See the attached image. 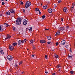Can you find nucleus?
<instances>
[{
    "mask_svg": "<svg viewBox=\"0 0 75 75\" xmlns=\"http://www.w3.org/2000/svg\"><path fill=\"white\" fill-rule=\"evenodd\" d=\"M52 51H54V49H53V48H52Z\"/></svg>",
    "mask_w": 75,
    "mask_h": 75,
    "instance_id": "5fc2aeb1",
    "label": "nucleus"
},
{
    "mask_svg": "<svg viewBox=\"0 0 75 75\" xmlns=\"http://www.w3.org/2000/svg\"><path fill=\"white\" fill-rule=\"evenodd\" d=\"M47 6H45L43 7V9H46V8H47Z\"/></svg>",
    "mask_w": 75,
    "mask_h": 75,
    "instance_id": "4be33fe9",
    "label": "nucleus"
},
{
    "mask_svg": "<svg viewBox=\"0 0 75 75\" xmlns=\"http://www.w3.org/2000/svg\"><path fill=\"white\" fill-rule=\"evenodd\" d=\"M17 43H14L13 44V45H14V46H15V45H17Z\"/></svg>",
    "mask_w": 75,
    "mask_h": 75,
    "instance_id": "393cba45",
    "label": "nucleus"
},
{
    "mask_svg": "<svg viewBox=\"0 0 75 75\" xmlns=\"http://www.w3.org/2000/svg\"><path fill=\"white\" fill-rule=\"evenodd\" d=\"M39 10V9H38V8H36L35 9V11H38Z\"/></svg>",
    "mask_w": 75,
    "mask_h": 75,
    "instance_id": "6ab92c4d",
    "label": "nucleus"
},
{
    "mask_svg": "<svg viewBox=\"0 0 75 75\" xmlns=\"http://www.w3.org/2000/svg\"><path fill=\"white\" fill-rule=\"evenodd\" d=\"M21 42L22 43H24V40H21Z\"/></svg>",
    "mask_w": 75,
    "mask_h": 75,
    "instance_id": "e433bc0d",
    "label": "nucleus"
},
{
    "mask_svg": "<svg viewBox=\"0 0 75 75\" xmlns=\"http://www.w3.org/2000/svg\"><path fill=\"white\" fill-rule=\"evenodd\" d=\"M23 40L24 41V42H26L27 40H26V39H25Z\"/></svg>",
    "mask_w": 75,
    "mask_h": 75,
    "instance_id": "49530a36",
    "label": "nucleus"
},
{
    "mask_svg": "<svg viewBox=\"0 0 75 75\" xmlns=\"http://www.w3.org/2000/svg\"><path fill=\"white\" fill-rule=\"evenodd\" d=\"M27 50H28H28H29V49H27Z\"/></svg>",
    "mask_w": 75,
    "mask_h": 75,
    "instance_id": "338daca9",
    "label": "nucleus"
},
{
    "mask_svg": "<svg viewBox=\"0 0 75 75\" xmlns=\"http://www.w3.org/2000/svg\"><path fill=\"white\" fill-rule=\"evenodd\" d=\"M47 55H45V58L46 59H47Z\"/></svg>",
    "mask_w": 75,
    "mask_h": 75,
    "instance_id": "f704fd0d",
    "label": "nucleus"
},
{
    "mask_svg": "<svg viewBox=\"0 0 75 75\" xmlns=\"http://www.w3.org/2000/svg\"><path fill=\"white\" fill-rule=\"evenodd\" d=\"M67 9V7H64V9H63V11L65 13H66V11Z\"/></svg>",
    "mask_w": 75,
    "mask_h": 75,
    "instance_id": "ddd939ff",
    "label": "nucleus"
},
{
    "mask_svg": "<svg viewBox=\"0 0 75 75\" xmlns=\"http://www.w3.org/2000/svg\"><path fill=\"white\" fill-rule=\"evenodd\" d=\"M13 30H16V28L15 27H14L13 28Z\"/></svg>",
    "mask_w": 75,
    "mask_h": 75,
    "instance_id": "37998d69",
    "label": "nucleus"
},
{
    "mask_svg": "<svg viewBox=\"0 0 75 75\" xmlns=\"http://www.w3.org/2000/svg\"><path fill=\"white\" fill-rule=\"evenodd\" d=\"M61 21H64V19H63V18H61Z\"/></svg>",
    "mask_w": 75,
    "mask_h": 75,
    "instance_id": "3c124183",
    "label": "nucleus"
},
{
    "mask_svg": "<svg viewBox=\"0 0 75 75\" xmlns=\"http://www.w3.org/2000/svg\"><path fill=\"white\" fill-rule=\"evenodd\" d=\"M10 57V56H8L7 57V59H8L9 60Z\"/></svg>",
    "mask_w": 75,
    "mask_h": 75,
    "instance_id": "5701e85b",
    "label": "nucleus"
},
{
    "mask_svg": "<svg viewBox=\"0 0 75 75\" xmlns=\"http://www.w3.org/2000/svg\"><path fill=\"white\" fill-rule=\"evenodd\" d=\"M45 73V74H47V73H48V72L46 71Z\"/></svg>",
    "mask_w": 75,
    "mask_h": 75,
    "instance_id": "4d7b16f0",
    "label": "nucleus"
},
{
    "mask_svg": "<svg viewBox=\"0 0 75 75\" xmlns=\"http://www.w3.org/2000/svg\"><path fill=\"white\" fill-rule=\"evenodd\" d=\"M22 10L23 12H24V13L25 12V10H24V9H23Z\"/></svg>",
    "mask_w": 75,
    "mask_h": 75,
    "instance_id": "864d4df0",
    "label": "nucleus"
},
{
    "mask_svg": "<svg viewBox=\"0 0 75 75\" xmlns=\"http://www.w3.org/2000/svg\"><path fill=\"white\" fill-rule=\"evenodd\" d=\"M2 5H4V4H5V3H4V2H3L2 3Z\"/></svg>",
    "mask_w": 75,
    "mask_h": 75,
    "instance_id": "72a5a7b5",
    "label": "nucleus"
},
{
    "mask_svg": "<svg viewBox=\"0 0 75 75\" xmlns=\"http://www.w3.org/2000/svg\"><path fill=\"white\" fill-rule=\"evenodd\" d=\"M28 28H27L26 29V31L27 30H28Z\"/></svg>",
    "mask_w": 75,
    "mask_h": 75,
    "instance_id": "603ef678",
    "label": "nucleus"
},
{
    "mask_svg": "<svg viewBox=\"0 0 75 75\" xmlns=\"http://www.w3.org/2000/svg\"><path fill=\"white\" fill-rule=\"evenodd\" d=\"M9 48L11 51H13V50L14 49L13 48H14V47L11 45L9 46Z\"/></svg>",
    "mask_w": 75,
    "mask_h": 75,
    "instance_id": "423d86ee",
    "label": "nucleus"
},
{
    "mask_svg": "<svg viewBox=\"0 0 75 75\" xmlns=\"http://www.w3.org/2000/svg\"><path fill=\"white\" fill-rule=\"evenodd\" d=\"M45 15H43L42 16V19H44L45 18Z\"/></svg>",
    "mask_w": 75,
    "mask_h": 75,
    "instance_id": "a878e982",
    "label": "nucleus"
},
{
    "mask_svg": "<svg viewBox=\"0 0 75 75\" xmlns=\"http://www.w3.org/2000/svg\"><path fill=\"white\" fill-rule=\"evenodd\" d=\"M59 67H60V66H59V65L57 66V68H59Z\"/></svg>",
    "mask_w": 75,
    "mask_h": 75,
    "instance_id": "ea45409f",
    "label": "nucleus"
},
{
    "mask_svg": "<svg viewBox=\"0 0 75 75\" xmlns=\"http://www.w3.org/2000/svg\"><path fill=\"white\" fill-rule=\"evenodd\" d=\"M23 25H27V20H23Z\"/></svg>",
    "mask_w": 75,
    "mask_h": 75,
    "instance_id": "39448f33",
    "label": "nucleus"
},
{
    "mask_svg": "<svg viewBox=\"0 0 75 75\" xmlns=\"http://www.w3.org/2000/svg\"><path fill=\"white\" fill-rule=\"evenodd\" d=\"M5 30V28L4 27V26L3 25H0V31L1 32L3 31L4 30Z\"/></svg>",
    "mask_w": 75,
    "mask_h": 75,
    "instance_id": "7ed1b4c3",
    "label": "nucleus"
},
{
    "mask_svg": "<svg viewBox=\"0 0 75 75\" xmlns=\"http://www.w3.org/2000/svg\"><path fill=\"white\" fill-rule=\"evenodd\" d=\"M58 57H59V56L58 55H57L55 56V58H58Z\"/></svg>",
    "mask_w": 75,
    "mask_h": 75,
    "instance_id": "2f4dec72",
    "label": "nucleus"
},
{
    "mask_svg": "<svg viewBox=\"0 0 75 75\" xmlns=\"http://www.w3.org/2000/svg\"><path fill=\"white\" fill-rule=\"evenodd\" d=\"M35 56L34 55H32V57H35Z\"/></svg>",
    "mask_w": 75,
    "mask_h": 75,
    "instance_id": "680f3d73",
    "label": "nucleus"
},
{
    "mask_svg": "<svg viewBox=\"0 0 75 75\" xmlns=\"http://www.w3.org/2000/svg\"><path fill=\"white\" fill-rule=\"evenodd\" d=\"M31 4L29 1H27L25 3V8H28L29 6H30L31 5Z\"/></svg>",
    "mask_w": 75,
    "mask_h": 75,
    "instance_id": "f03ea898",
    "label": "nucleus"
},
{
    "mask_svg": "<svg viewBox=\"0 0 75 75\" xmlns=\"http://www.w3.org/2000/svg\"><path fill=\"white\" fill-rule=\"evenodd\" d=\"M57 33H56V34H55V36H57Z\"/></svg>",
    "mask_w": 75,
    "mask_h": 75,
    "instance_id": "e2e57ef3",
    "label": "nucleus"
},
{
    "mask_svg": "<svg viewBox=\"0 0 75 75\" xmlns=\"http://www.w3.org/2000/svg\"><path fill=\"white\" fill-rule=\"evenodd\" d=\"M66 28L67 29L68 28V26H66Z\"/></svg>",
    "mask_w": 75,
    "mask_h": 75,
    "instance_id": "bf43d9fd",
    "label": "nucleus"
},
{
    "mask_svg": "<svg viewBox=\"0 0 75 75\" xmlns=\"http://www.w3.org/2000/svg\"><path fill=\"white\" fill-rule=\"evenodd\" d=\"M30 42H31V43H33V42H34V40H30Z\"/></svg>",
    "mask_w": 75,
    "mask_h": 75,
    "instance_id": "bb28decb",
    "label": "nucleus"
},
{
    "mask_svg": "<svg viewBox=\"0 0 75 75\" xmlns=\"http://www.w3.org/2000/svg\"><path fill=\"white\" fill-rule=\"evenodd\" d=\"M47 39L48 40H51V37L50 36H48L47 37Z\"/></svg>",
    "mask_w": 75,
    "mask_h": 75,
    "instance_id": "aec40b11",
    "label": "nucleus"
},
{
    "mask_svg": "<svg viewBox=\"0 0 75 75\" xmlns=\"http://www.w3.org/2000/svg\"><path fill=\"white\" fill-rule=\"evenodd\" d=\"M59 30L60 31H63V30H65V28L63 27H60L59 28Z\"/></svg>",
    "mask_w": 75,
    "mask_h": 75,
    "instance_id": "1a4fd4ad",
    "label": "nucleus"
},
{
    "mask_svg": "<svg viewBox=\"0 0 75 75\" xmlns=\"http://www.w3.org/2000/svg\"><path fill=\"white\" fill-rule=\"evenodd\" d=\"M70 73H71V74H73L74 73V71H70Z\"/></svg>",
    "mask_w": 75,
    "mask_h": 75,
    "instance_id": "473e14b6",
    "label": "nucleus"
},
{
    "mask_svg": "<svg viewBox=\"0 0 75 75\" xmlns=\"http://www.w3.org/2000/svg\"><path fill=\"white\" fill-rule=\"evenodd\" d=\"M66 41L65 40L62 41L61 42V45H64L65 44Z\"/></svg>",
    "mask_w": 75,
    "mask_h": 75,
    "instance_id": "6e6552de",
    "label": "nucleus"
},
{
    "mask_svg": "<svg viewBox=\"0 0 75 75\" xmlns=\"http://www.w3.org/2000/svg\"><path fill=\"white\" fill-rule=\"evenodd\" d=\"M13 59V57L11 56H10V57L9 58V61H11V60Z\"/></svg>",
    "mask_w": 75,
    "mask_h": 75,
    "instance_id": "dca6fc26",
    "label": "nucleus"
},
{
    "mask_svg": "<svg viewBox=\"0 0 75 75\" xmlns=\"http://www.w3.org/2000/svg\"><path fill=\"white\" fill-rule=\"evenodd\" d=\"M2 16V14H0V17H1Z\"/></svg>",
    "mask_w": 75,
    "mask_h": 75,
    "instance_id": "6e6d98bb",
    "label": "nucleus"
},
{
    "mask_svg": "<svg viewBox=\"0 0 75 75\" xmlns=\"http://www.w3.org/2000/svg\"><path fill=\"white\" fill-rule=\"evenodd\" d=\"M52 75H55V73L54 72L52 74Z\"/></svg>",
    "mask_w": 75,
    "mask_h": 75,
    "instance_id": "c03bdc74",
    "label": "nucleus"
},
{
    "mask_svg": "<svg viewBox=\"0 0 75 75\" xmlns=\"http://www.w3.org/2000/svg\"><path fill=\"white\" fill-rule=\"evenodd\" d=\"M24 73V72H22V74H23Z\"/></svg>",
    "mask_w": 75,
    "mask_h": 75,
    "instance_id": "69168bd1",
    "label": "nucleus"
},
{
    "mask_svg": "<svg viewBox=\"0 0 75 75\" xmlns=\"http://www.w3.org/2000/svg\"><path fill=\"white\" fill-rule=\"evenodd\" d=\"M58 30H58V33L59 34H60V30Z\"/></svg>",
    "mask_w": 75,
    "mask_h": 75,
    "instance_id": "de8ad7c7",
    "label": "nucleus"
},
{
    "mask_svg": "<svg viewBox=\"0 0 75 75\" xmlns=\"http://www.w3.org/2000/svg\"><path fill=\"white\" fill-rule=\"evenodd\" d=\"M32 27H31L29 29V31H32Z\"/></svg>",
    "mask_w": 75,
    "mask_h": 75,
    "instance_id": "cd10ccee",
    "label": "nucleus"
},
{
    "mask_svg": "<svg viewBox=\"0 0 75 75\" xmlns=\"http://www.w3.org/2000/svg\"><path fill=\"white\" fill-rule=\"evenodd\" d=\"M47 43V44H51V41H50L49 42H48Z\"/></svg>",
    "mask_w": 75,
    "mask_h": 75,
    "instance_id": "58836bf2",
    "label": "nucleus"
},
{
    "mask_svg": "<svg viewBox=\"0 0 75 75\" xmlns=\"http://www.w3.org/2000/svg\"><path fill=\"white\" fill-rule=\"evenodd\" d=\"M1 0V1H4V0Z\"/></svg>",
    "mask_w": 75,
    "mask_h": 75,
    "instance_id": "052dcab7",
    "label": "nucleus"
},
{
    "mask_svg": "<svg viewBox=\"0 0 75 75\" xmlns=\"http://www.w3.org/2000/svg\"><path fill=\"white\" fill-rule=\"evenodd\" d=\"M22 63H23V62H21L19 63V64H22Z\"/></svg>",
    "mask_w": 75,
    "mask_h": 75,
    "instance_id": "8fccbe9b",
    "label": "nucleus"
},
{
    "mask_svg": "<svg viewBox=\"0 0 75 75\" xmlns=\"http://www.w3.org/2000/svg\"><path fill=\"white\" fill-rule=\"evenodd\" d=\"M38 12H39V14H41V12H40V10Z\"/></svg>",
    "mask_w": 75,
    "mask_h": 75,
    "instance_id": "79ce46f5",
    "label": "nucleus"
},
{
    "mask_svg": "<svg viewBox=\"0 0 75 75\" xmlns=\"http://www.w3.org/2000/svg\"><path fill=\"white\" fill-rule=\"evenodd\" d=\"M56 34H57V35H59V34L58 33V31H57L56 32Z\"/></svg>",
    "mask_w": 75,
    "mask_h": 75,
    "instance_id": "a19ab883",
    "label": "nucleus"
},
{
    "mask_svg": "<svg viewBox=\"0 0 75 75\" xmlns=\"http://www.w3.org/2000/svg\"><path fill=\"white\" fill-rule=\"evenodd\" d=\"M54 6L56 7L57 6V4H54Z\"/></svg>",
    "mask_w": 75,
    "mask_h": 75,
    "instance_id": "c85d7f7f",
    "label": "nucleus"
},
{
    "mask_svg": "<svg viewBox=\"0 0 75 75\" xmlns=\"http://www.w3.org/2000/svg\"><path fill=\"white\" fill-rule=\"evenodd\" d=\"M61 71V69H59V71Z\"/></svg>",
    "mask_w": 75,
    "mask_h": 75,
    "instance_id": "0e129e2a",
    "label": "nucleus"
},
{
    "mask_svg": "<svg viewBox=\"0 0 75 75\" xmlns=\"http://www.w3.org/2000/svg\"><path fill=\"white\" fill-rule=\"evenodd\" d=\"M45 30H49V29H45Z\"/></svg>",
    "mask_w": 75,
    "mask_h": 75,
    "instance_id": "13d9d810",
    "label": "nucleus"
},
{
    "mask_svg": "<svg viewBox=\"0 0 75 75\" xmlns=\"http://www.w3.org/2000/svg\"><path fill=\"white\" fill-rule=\"evenodd\" d=\"M11 38V36L9 35H7V37L6 38H5V39L7 40V39H8V38Z\"/></svg>",
    "mask_w": 75,
    "mask_h": 75,
    "instance_id": "9b49d317",
    "label": "nucleus"
},
{
    "mask_svg": "<svg viewBox=\"0 0 75 75\" xmlns=\"http://www.w3.org/2000/svg\"><path fill=\"white\" fill-rule=\"evenodd\" d=\"M70 8L71 10H73V9H74V6H71Z\"/></svg>",
    "mask_w": 75,
    "mask_h": 75,
    "instance_id": "412c9836",
    "label": "nucleus"
},
{
    "mask_svg": "<svg viewBox=\"0 0 75 75\" xmlns=\"http://www.w3.org/2000/svg\"><path fill=\"white\" fill-rule=\"evenodd\" d=\"M33 49H34V50H35V47L34 46H33Z\"/></svg>",
    "mask_w": 75,
    "mask_h": 75,
    "instance_id": "4c0bfd02",
    "label": "nucleus"
},
{
    "mask_svg": "<svg viewBox=\"0 0 75 75\" xmlns=\"http://www.w3.org/2000/svg\"><path fill=\"white\" fill-rule=\"evenodd\" d=\"M68 57L69 58H70V59H71V58H72V55L71 54L70 55H69Z\"/></svg>",
    "mask_w": 75,
    "mask_h": 75,
    "instance_id": "a211bd4d",
    "label": "nucleus"
},
{
    "mask_svg": "<svg viewBox=\"0 0 75 75\" xmlns=\"http://www.w3.org/2000/svg\"><path fill=\"white\" fill-rule=\"evenodd\" d=\"M48 11L49 13H51L52 12V10L51 8L49 9L48 10Z\"/></svg>",
    "mask_w": 75,
    "mask_h": 75,
    "instance_id": "9d476101",
    "label": "nucleus"
},
{
    "mask_svg": "<svg viewBox=\"0 0 75 75\" xmlns=\"http://www.w3.org/2000/svg\"><path fill=\"white\" fill-rule=\"evenodd\" d=\"M20 2H21V4L22 5H23V4H24V3H23V1H21Z\"/></svg>",
    "mask_w": 75,
    "mask_h": 75,
    "instance_id": "7c9ffc66",
    "label": "nucleus"
},
{
    "mask_svg": "<svg viewBox=\"0 0 75 75\" xmlns=\"http://www.w3.org/2000/svg\"><path fill=\"white\" fill-rule=\"evenodd\" d=\"M40 43L42 44H43V43H45L46 41L45 40H41L40 41Z\"/></svg>",
    "mask_w": 75,
    "mask_h": 75,
    "instance_id": "0eeeda50",
    "label": "nucleus"
},
{
    "mask_svg": "<svg viewBox=\"0 0 75 75\" xmlns=\"http://www.w3.org/2000/svg\"><path fill=\"white\" fill-rule=\"evenodd\" d=\"M6 14L7 16H9L10 15V12L9 11H8L6 13Z\"/></svg>",
    "mask_w": 75,
    "mask_h": 75,
    "instance_id": "2eb2a0df",
    "label": "nucleus"
},
{
    "mask_svg": "<svg viewBox=\"0 0 75 75\" xmlns=\"http://www.w3.org/2000/svg\"><path fill=\"white\" fill-rule=\"evenodd\" d=\"M1 0H0V3H1Z\"/></svg>",
    "mask_w": 75,
    "mask_h": 75,
    "instance_id": "774afa93",
    "label": "nucleus"
},
{
    "mask_svg": "<svg viewBox=\"0 0 75 75\" xmlns=\"http://www.w3.org/2000/svg\"><path fill=\"white\" fill-rule=\"evenodd\" d=\"M0 52L2 55H3L4 54V52H3V51L2 50H1L0 51Z\"/></svg>",
    "mask_w": 75,
    "mask_h": 75,
    "instance_id": "f3484780",
    "label": "nucleus"
},
{
    "mask_svg": "<svg viewBox=\"0 0 75 75\" xmlns=\"http://www.w3.org/2000/svg\"><path fill=\"white\" fill-rule=\"evenodd\" d=\"M56 45L57 46V45H58V42H57L56 43Z\"/></svg>",
    "mask_w": 75,
    "mask_h": 75,
    "instance_id": "c9c22d12",
    "label": "nucleus"
},
{
    "mask_svg": "<svg viewBox=\"0 0 75 75\" xmlns=\"http://www.w3.org/2000/svg\"><path fill=\"white\" fill-rule=\"evenodd\" d=\"M17 67V64H15V68H16V67Z\"/></svg>",
    "mask_w": 75,
    "mask_h": 75,
    "instance_id": "c756f323",
    "label": "nucleus"
},
{
    "mask_svg": "<svg viewBox=\"0 0 75 75\" xmlns=\"http://www.w3.org/2000/svg\"><path fill=\"white\" fill-rule=\"evenodd\" d=\"M5 25H6V27H8V26H9L8 24L7 23H5Z\"/></svg>",
    "mask_w": 75,
    "mask_h": 75,
    "instance_id": "b1692460",
    "label": "nucleus"
},
{
    "mask_svg": "<svg viewBox=\"0 0 75 75\" xmlns=\"http://www.w3.org/2000/svg\"><path fill=\"white\" fill-rule=\"evenodd\" d=\"M58 3H61V0H59L58 1Z\"/></svg>",
    "mask_w": 75,
    "mask_h": 75,
    "instance_id": "09e8293b",
    "label": "nucleus"
},
{
    "mask_svg": "<svg viewBox=\"0 0 75 75\" xmlns=\"http://www.w3.org/2000/svg\"><path fill=\"white\" fill-rule=\"evenodd\" d=\"M10 11L11 13H13V14H14V13H16V11H15V10L13 9L10 10Z\"/></svg>",
    "mask_w": 75,
    "mask_h": 75,
    "instance_id": "20e7f679",
    "label": "nucleus"
},
{
    "mask_svg": "<svg viewBox=\"0 0 75 75\" xmlns=\"http://www.w3.org/2000/svg\"><path fill=\"white\" fill-rule=\"evenodd\" d=\"M21 18H20L19 19V18H17L16 22V25H21Z\"/></svg>",
    "mask_w": 75,
    "mask_h": 75,
    "instance_id": "f257e3e1",
    "label": "nucleus"
},
{
    "mask_svg": "<svg viewBox=\"0 0 75 75\" xmlns=\"http://www.w3.org/2000/svg\"><path fill=\"white\" fill-rule=\"evenodd\" d=\"M30 9H31V8H26L25 10L26 11H27L28 12H30Z\"/></svg>",
    "mask_w": 75,
    "mask_h": 75,
    "instance_id": "f8f14e48",
    "label": "nucleus"
},
{
    "mask_svg": "<svg viewBox=\"0 0 75 75\" xmlns=\"http://www.w3.org/2000/svg\"><path fill=\"white\" fill-rule=\"evenodd\" d=\"M21 40H20L18 41V45H21Z\"/></svg>",
    "mask_w": 75,
    "mask_h": 75,
    "instance_id": "4468645a",
    "label": "nucleus"
},
{
    "mask_svg": "<svg viewBox=\"0 0 75 75\" xmlns=\"http://www.w3.org/2000/svg\"><path fill=\"white\" fill-rule=\"evenodd\" d=\"M65 47H66V48H68V45H66L65 46Z\"/></svg>",
    "mask_w": 75,
    "mask_h": 75,
    "instance_id": "a18cd8bd",
    "label": "nucleus"
}]
</instances>
